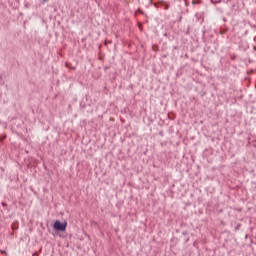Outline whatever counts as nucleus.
<instances>
[{
    "mask_svg": "<svg viewBox=\"0 0 256 256\" xmlns=\"http://www.w3.org/2000/svg\"><path fill=\"white\" fill-rule=\"evenodd\" d=\"M53 229H55V231H67V222L56 220L53 224Z\"/></svg>",
    "mask_w": 256,
    "mask_h": 256,
    "instance_id": "nucleus-1",
    "label": "nucleus"
},
{
    "mask_svg": "<svg viewBox=\"0 0 256 256\" xmlns=\"http://www.w3.org/2000/svg\"><path fill=\"white\" fill-rule=\"evenodd\" d=\"M162 7H164L165 11H167V9H169V3L162 2Z\"/></svg>",
    "mask_w": 256,
    "mask_h": 256,
    "instance_id": "nucleus-2",
    "label": "nucleus"
},
{
    "mask_svg": "<svg viewBox=\"0 0 256 256\" xmlns=\"http://www.w3.org/2000/svg\"><path fill=\"white\" fill-rule=\"evenodd\" d=\"M66 67H68V69H72V71H75V69H77L76 67L69 66V62H66Z\"/></svg>",
    "mask_w": 256,
    "mask_h": 256,
    "instance_id": "nucleus-3",
    "label": "nucleus"
},
{
    "mask_svg": "<svg viewBox=\"0 0 256 256\" xmlns=\"http://www.w3.org/2000/svg\"><path fill=\"white\" fill-rule=\"evenodd\" d=\"M227 31H229V29H221L220 33H221V35H225L227 33Z\"/></svg>",
    "mask_w": 256,
    "mask_h": 256,
    "instance_id": "nucleus-4",
    "label": "nucleus"
},
{
    "mask_svg": "<svg viewBox=\"0 0 256 256\" xmlns=\"http://www.w3.org/2000/svg\"><path fill=\"white\" fill-rule=\"evenodd\" d=\"M200 3H201V1H197V0L192 1V5H199Z\"/></svg>",
    "mask_w": 256,
    "mask_h": 256,
    "instance_id": "nucleus-5",
    "label": "nucleus"
},
{
    "mask_svg": "<svg viewBox=\"0 0 256 256\" xmlns=\"http://www.w3.org/2000/svg\"><path fill=\"white\" fill-rule=\"evenodd\" d=\"M241 229V224H237L235 227V231H239Z\"/></svg>",
    "mask_w": 256,
    "mask_h": 256,
    "instance_id": "nucleus-6",
    "label": "nucleus"
},
{
    "mask_svg": "<svg viewBox=\"0 0 256 256\" xmlns=\"http://www.w3.org/2000/svg\"><path fill=\"white\" fill-rule=\"evenodd\" d=\"M186 7H189V2L187 0H184Z\"/></svg>",
    "mask_w": 256,
    "mask_h": 256,
    "instance_id": "nucleus-7",
    "label": "nucleus"
},
{
    "mask_svg": "<svg viewBox=\"0 0 256 256\" xmlns=\"http://www.w3.org/2000/svg\"><path fill=\"white\" fill-rule=\"evenodd\" d=\"M3 81V76L0 74V83Z\"/></svg>",
    "mask_w": 256,
    "mask_h": 256,
    "instance_id": "nucleus-8",
    "label": "nucleus"
},
{
    "mask_svg": "<svg viewBox=\"0 0 256 256\" xmlns=\"http://www.w3.org/2000/svg\"><path fill=\"white\" fill-rule=\"evenodd\" d=\"M42 1H44V3H47V1H49V0H42Z\"/></svg>",
    "mask_w": 256,
    "mask_h": 256,
    "instance_id": "nucleus-9",
    "label": "nucleus"
},
{
    "mask_svg": "<svg viewBox=\"0 0 256 256\" xmlns=\"http://www.w3.org/2000/svg\"><path fill=\"white\" fill-rule=\"evenodd\" d=\"M2 253H5V251H2Z\"/></svg>",
    "mask_w": 256,
    "mask_h": 256,
    "instance_id": "nucleus-10",
    "label": "nucleus"
}]
</instances>
